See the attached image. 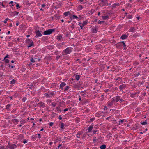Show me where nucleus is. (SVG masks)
Masks as SVG:
<instances>
[{"mask_svg": "<svg viewBox=\"0 0 149 149\" xmlns=\"http://www.w3.org/2000/svg\"><path fill=\"white\" fill-rule=\"evenodd\" d=\"M60 127L61 129H64V124L63 123H61L60 124Z\"/></svg>", "mask_w": 149, "mask_h": 149, "instance_id": "28", "label": "nucleus"}, {"mask_svg": "<svg viewBox=\"0 0 149 149\" xmlns=\"http://www.w3.org/2000/svg\"><path fill=\"white\" fill-rule=\"evenodd\" d=\"M64 15L65 16H68V15H70V16L72 15H70V12H69V11H68V12L64 13Z\"/></svg>", "mask_w": 149, "mask_h": 149, "instance_id": "27", "label": "nucleus"}, {"mask_svg": "<svg viewBox=\"0 0 149 149\" xmlns=\"http://www.w3.org/2000/svg\"><path fill=\"white\" fill-rule=\"evenodd\" d=\"M98 131V130H93V134H95L96 133V132Z\"/></svg>", "mask_w": 149, "mask_h": 149, "instance_id": "55", "label": "nucleus"}, {"mask_svg": "<svg viewBox=\"0 0 149 149\" xmlns=\"http://www.w3.org/2000/svg\"><path fill=\"white\" fill-rule=\"evenodd\" d=\"M121 42L116 44V47L118 49H121L123 47Z\"/></svg>", "mask_w": 149, "mask_h": 149, "instance_id": "5", "label": "nucleus"}, {"mask_svg": "<svg viewBox=\"0 0 149 149\" xmlns=\"http://www.w3.org/2000/svg\"><path fill=\"white\" fill-rule=\"evenodd\" d=\"M45 96L46 97L48 98L50 97V95L48 93H46L45 94Z\"/></svg>", "mask_w": 149, "mask_h": 149, "instance_id": "52", "label": "nucleus"}, {"mask_svg": "<svg viewBox=\"0 0 149 149\" xmlns=\"http://www.w3.org/2000/svg\"><path fill=\"white\" fill-rule=\"evenodd\" d=\"M121 42L122 44V46L123 45L124 47L126 46V45H125V43L124 42V41H121Z\"/></svg>", "mask_w": 149, "mask_h": 149, "instance_id": "49", "label": "nucleus"}, {"mask_svg": "<svg viewBox=\"0 0 149 149\" xmlns=\"http://www.w3.org/2000/svg\"><path fill=\"white\" fill-rule=\"evenodd\" d=\"M30 61L32 63H34L35 62V61L34 60V58H31L30 59Z\"/></svg>", "mask_w": 149, "mask_h": 149, "instance_id": "48", "label": "nucleus"}, {"mask_svg": "<svg viewBox=\"0 0 149 149\" xmlns=\"http://www.w3.org/2000/svg\"><path fill=\"white\" fill-rule=\"evenodd\" d=\"M62 56H63L62 54L61 55L57 56L56 57V60L58 61L59 58L62 57Z\"/></svg>", "mask_w": 149, "mask_h": 149, "instance_id": "34", "label": "nucleus"}, {"mask_svg": "<svg viewBox=\"0 0 149 149\" xmlns=\"http://www.w3.org/2000/svg\"><path fill=\"white\" fill-rule=\"evenodd\" d=\"M38 104L39 105V107L40 108L42 107L43 108H44L45 107V104L44 103L42 102H40V103H38Z\"/></svg>", "mask_w": 149, "mask_h": 149, "instance_id": "16", "label": "nucleus"}, {"mask_svg": "<svg viewBox=\"0 0 149 149\" xmlns=\"http://www.w3.org/2000/svg\"><path fill=\"white\" fill-rule=\"evenodd\" d=\"M95 117L91 118L88 121V123H89L93 122L94 121V120L95 119Z\"/></svg>", "mask_w": 149, "mask_h": 149, "instance_id": "32", "label": "nucleus"}, {"mask_svg": "<svg viewBox=\"0 0 149 149\" xmlns=\"http://www.w3.org/2000/svg\"><path fill=\"white\" fill-rule=\"evenodd\" d=\"M80 77H81L80 75H76V76H75V79L77 80L78 81L79 80Z\"/></svg>", "mask_w": 149, "mask_h": 149, "instance_id": "30", "label": "nucleus"}, {"mask_svg": "<svg viewBox=\"0 0 149 149\" xmlns=\"http://www.w3.org/2000/svg\"><path fill=\"white\" fill-rule=\"evenodd\" d=\"M124 122L123 119L121 120L120 121H119V125H120V123H122Z\"/></svg>", "mask_w": 149, "mask_h": 149, "instance_id": "62", "label": "nucleus"}, {"mask_svg": "<svg viewBox=\"0 0 149 149\" xmlns=\"http://www.w3.org/2000/svg\"><path fill=\"white\" fill-rule=\"evenodd\" d=\"M82 134V133L79 131L78 132L77 134L76 135V136L78 138H80V137L79 136L80 135Z\"/></svg>", "mask_w": 149, "mask_h": 149, "instance_id": "33", "label": "nucleus"}, {"mask_svg": "<svg viewBox=\"0 0 149 149\" xmlns=\"http://www.w3.org/2000/svg\"><path fill=\"white\" fill-rule=\"evenodd\" d=\"M11 105L12 104H8L6 105V109H10L9 108L10 107Z\"/></svg>", "mask_w": 149, "mask_h": 149, "instance_id": "36", "label": "nucleus"}, {"mask_svg": "<svg viewBox=\"0 0 149 149\" xmlns=\"http://www.w3.org/2000/svg\"><path fill=\"white\" fill-rule=\"evenodd\" d=\"M78 24L80 26L81 28V27L82 26V23L81 22H78Z\"/></svg>", "mask_w": 149, "mask_h": 149, "instance_id": "59", "label": "nucleus"}, {"mask_svg": "<svg viewBox=\"0 0 149 149\" xmlns=\"http://www.w3.org/2000/svg\"><path fill=\"white\" fill-rule=\"evenodd\" d=\"M27 98L26 97H24L22 100L23 102H25Z\"/></svg>", "mask_w": 149, "mask_h": 149, "instance_id": "47", "label": "nucleus"}, {"mask_svg": "<svg viewBox=\"0 0 149 149\" xmlns=\"http://www.w3.org/2000/svg\"><path fill=\"white\" fill-rule=\"evenodd\" d=\"M137 93L131 94L130 95V97L132 98H134L135 97H137L138 95H136Z\"/></svg>", "mask_w": 149, "mask_h": 149, "instance_id": "25", "label": "nucleus"}, {"mask_svg": "<svg viewBox=\"0 0 149 149\" xmlns=\"http://www.w3.org/2000/svg\"><path fill=\"white\" fill-rule=\"evenodd\" d=\"M135 28L134 27H130L129 29L130 32H133L135 31Z\"/></svg>", "mask_w": 149, "mask_h": 149, "instance_id": "24", "label": "nucleus"}, {"mask_svg": "<svg viewBox=\"0 0 149 149\" xmlns=\"http://www.w3.org/2000/svg\"><path fill=\"white\" fill-rule=\"evenodd\" d=\"M7 67H6V68H10L11 67V64H8L7 65Z\"/></svg>", "mask_w": 149, "mask_h": 149, "instance_id": "56", "label": "nucleus"}, {"mask_svg": "<svg viewBox=\"0 0 149 149\" xmlns=\"http://www.w3.org/2000/svg\"><path fill=\"white\" fill-rule=\"evenodd\" d=\"M126 85L125 84H123L120 85L119 87V88L120 91H122L123 89L126 88Z\"/></svg>", "mask_w": 149, "mask_h": 149, "instance_id": "9", "label": "nucleus"}, {"mask_svg": "<svg viewBox=\"0 0 149 149\" xmlns=\"http://www.w3.org/2000/svg\"><path fill=\"white\" fill-rule=\"evenodd\" d=\"M106 145L105 144H103L100 146V148L101 149H106Z\"/></svg>", "mask_w": 149, "mask_h": 149, "instance_id": "26", "label": "nucleus"}, {"mask_svg": "<svg viewBox=\"0 0 149 149\" xmlns=\"http://www.w3.org/2000/svg\"><path fill=\"white\" fill-rule=\"evenodd\" d=\"M81 102H82V104L83 105H84V104H86V103H89V102H90V101L88 100V99H87V100H86V99H85V100H81Z\"/></svg>", "mask_w": 149, "mask_h": 149, "instance_id": "11", "label": "nucleus"}, {"mask_svg": "<svg viewBox=\"0 0 149 149\" xmlns=\"http://www.w3.org/2000/svg\"><path fill=\"white\" fill-rule=\"evenodd\" d=\"M16 39H14V40L13 41V42H17V41H19V40L20 39V38H16Z\"/></svg>", "mask_w": 149, "mask_h": 149, "instance_id": "42", "label": "nucleus"}, {"mask_svg": "<svg viewBox=\"0 0 149 149\" xmlns=\"http://www.w3.org/2000/svg\"><path fill=\"white\" fill-rule=\"evenodd\" d=\"M65 34L66 37H68V36L69 35V33L68 32L65 33Z\"/></svg>", "mask_w": 149, "mask_h": 149, "instance_id": "60", "label": "nucleus"}, {"mask_svg": "<svg viewBox=\"0 0 149 149\" xmlns=\"http://www.w3.org/2000/svg\"><path fill=\"white\" fill-rule=\"evenodd\" d=\"M128 36V35L126 34H123L120 37V38L122 40L125 39L127 38Z\"/></svg>", "mask_w": 149, "mask_h": 149, "instance_id": "17", "label": "nucleus"}, {"mask_svg": "<svg viewBox=\"0 0 149 149\" xmlns=\"http://www.w3.org/2000/svg\"><path fill=\"white\" fill-rule=\"evenodd\" d=\"M88 134L87 133L84 134L82 137V138L84 139L85 137L87 136Z\"/></svg>", "mask_w": 149, "mask_h": 149, "instance_id": "45", "label": "nucleus"}, {"mask_svg": "<svg viewBox=\"0 0 149 149\" xmlns=\"http://www.w3.org/2000/svg\"><path fill=\"white\" fill-rule=\"evenodd\" d=\"M55 29H49L43 32V34L44 35H50L52 33V32H54L55 30Z\"/></svg>", "mask_w": 149, "mask_h": 149, "instance_id": "2", "label": "nucleus"}, {"mask_svg": "<svg viewBox=\"0 0 149 149\" xmlns=\"http://www.w3.org/2000/svg\"><path fill=\"white\" fill-rule=\"evenodd\" d=\"M66 85V83L65 82H62L60 84V89L61 90L63 89V87Z\"/></svg>", "mask_w": 149, "mask_h": 149, "instance_id": "14", "label": "nucleus"}, {"mask_svg": "<svg viewBox=\"0 0 149 149\" xmlns=\"http://www.w3.org/2000/svg\"><path fill=\"white\" fill-rule=\"evenodd\" d=\"M57 104L55 102H54L52 103V105L53 107H55L56 105Z\"/></svg>", "mask_w": 149, "mask_h": 149, "instance_id": "43", "label": "nucleus"}, {"mask_svg": "<svg viewBox=\"0 0 149 149\" xmlns=\"http://www.w3.org/2000/svg\"><path fill=\"white\" fill-rule=\"evenodd\" d=\"M128 58V57L127 56H124L123 57V61L127 63V62H128V60H127V58Z\"/></svg>", "mask_w": 149, "mask_h": 149, "instance_id": "18", "label": "nucleus"}, {"mask_svg": "<svg viewBox=\"0 0 149 149\" xmlns=\"http://www.w3.org/2000/svg\"><path fill=\"white\" fill-rule=\"evenodd\" d=\"M9 58V56L8 55V54H7L5 56V57L4 58Z\"/></svg>", "mask_w": 149, "mask_h": 149, "instance_id": "64", "label": "nucleus"}, {"mask_svg": "<svg viewBox=\"0 0 149 149\" xmlns=\"http://www.w3.org/2000/svg\"><path fill=\"white\" fill-rule=\"evenodd\" d=\"M72 50L69 48H67L64 50L62 52V54L63 55L68 54L70 53Z\"/></svg>", "mask_w": 149, "mask_h": 149, "instance_id": "3", "label": "nucleus"}, {"mask_svg": "<svg viewBox=\"0 0 149 149\" xmlns=\"http://www.w3.org/2000/svg\"><path fill=\"white\" fill-rule=\"evenodd\" d=\"M25 25L24 24H22L21 25H20L19 26V27L20 28H25Z\"/></svg>", "mask_w": 149, "mask_h": 149, "instance_id": "29", "label": "nucleus"}, {"mask_svg": "<svg viewBox=\"0 0 149 149\" xmlns=\"http://www.w3.org/2000/svg\"><path fill=\"white\" fill-rule=\"evenodd\" d=\"M27 86H29V87H28V88H29L31 89H32L33 88H35L34 86L33 85V84L32 83H31L30 85L28 84Z\"/></svg>", "mask_w": 149, "mask_h": 149, "instance_id": "21", "label": "nucleus"}, {"mask_svg": "<svg viewBox=\"0 0 149 149\" xmlns=\"http://www.w3.org/2000/svg\"><path fill=\"white\" fill-rule=\"evenodd\" d=\"M110 100H111V101H109L108 102V105L109 107H112L114 102V99L112 98Z\"/></svg>", "mask_w": 149, "mask_h": 149, "instance_id": "6", "label": "nucleus"}, {"mask_svg": "<svg viewBox=\"0 0 149 149\" xmlns=\"http://www.w3.org/2000/svg\"><path fill=\"white\" fill-rule=\"evenodd\" d=\"M101 3H100V5H101L102 6H104L107 4V0H101Z\"/></svg>", "mask_w": 149, "mask_h": 149, "instance_id": "10", "label": "nucleus"}, {"mask_svg": "<svg viewBox=\"0 0 149 149\" xmlns=\"http://www.w3.org/2000/svg\"><path fill=\"white\" fill-rule=\"evenodd\" d=\"M79 18V19H81V18H84V17H81V16H79V17H77V16H76L75 15H71L70 17V18L71 19H72V18Z\"/></svg>", "mask_w": 149, "mask_h": 149, "instance_id": "15", "label": "nucleus"}, {"mask_svg": "<svg viewBox=\"0 0 149 149\" xmlns=\"http://www.w3.org/2000/svg\"><path fill=\"white\" fill-rule=\"evenodd\" d=\"M62 38V37L61 35L58 36H57V39L58 40H61Z\"/></svg>", "mask_w": 149, "mask_h": 149, "instance_id": "38", "label": "nucleus"}, {"mask_svg": "<svg viewBox=\"0 0 149 149\" xmlns=\"http://www.w3.org/2000/svg\"><path fill=\"white\" fill-rule=\"evenodd\" d=\"M140 127V125L137 123H136L133 126V129L136 130L138 129H139Z\"/></svg>", "mask_w": 149, "mask_h": 149, "instance_id": "8", "label": "nucleus"}, {"mask_svg": "<svg viewBox=\"0 0 149 149\" xmlns=\"http://www.w3.org/2000/svg\"><path fill=\"white\" fill-rule=\"evenodd\" d=\"M37 135L38 136V138L40 139L41 138V136L40 135V134L38 133V134H37Z\"/></svg>", "mask_w": 149, "mask_h": 149, "instance_id": "61", "label": "nucleus"}, {"mask_svg": "<svg viewBox=\"0 0 149 149\" xmlns=\"http://www.w3.org/2000/svg\"><path fill=\"white\" fill-rule=\"evenodd\" d=\"M25 42L26 44H29V45L27 46L28 48H29L31 46L33 47L34 46V43L33 42L32 40L30 39H26L25 41Z\"/></svg>", "mask_w": 149, "mask_h": 149, "instance_id": "1", "label": "nucleus"}, {"mask_svg": "<svg viewBox=\"0 0 149 149\" xmlns=\"http://www.w3.org/2000/svg\"><path fill=\"white\" fill-rule=\"evenodd\" d=\"M78 10H81L82 9L83 7L82 6L79 5L78 6Z\"/></svg>", "mask_w": 149, "mask_h": 149, "instance_id": "44", "label": "nucleus"}, {"mask_svg": "<svg viewBox=\"0 0 149 149\" xmlns=\"http://www.w3.org/2000/svg\"><path fill=\"white\" fill-rule=\"evenodd\" d=\"M147 120H146L145 121L141 122V124L142 125H145L146 124H147Z\"/></svg>", "mask_w": 149, "mask_h": 149, "instance_id": "40", "label": "nucleus"}, {"mask_svg": "<svg viewBox=\"0 0 149 149\" xmlns=\"http://www.w3.org/2000/svg\"><path fill=\"white\" fill-rule=\"evenodd\" d=\"M93 123L91 125L88 127V132H91L92 129L93 128Z\"/></svg>", "mask_w": 149, "mask_h": 149, "instance_id": "22", "label": "nucleus"}, {"mask_svg": "<svg viewBox=\"0 0 149 149\" xmlns=\"http://www.w3.org/2000/svg\"><path fill=\"white\" fill-rule=\"evenodd\" d=\"M3 60L4 61V62L6 63H6H8L9 62V60L6 59V58H4Z\"/></svg>", "mask_w": 149, "mask_h": 149, "instance_id": "37", "label": "nucleus"}, {"mask_svg": "<svg viewBox=\"0 0 149 149\" xmlns=\"http://www.w3.org/2000/svg\"><path fill=\"white\" fill-rule=\"evenodd\" d=\"M88 22V21L87 20H86L84 21L83 23H82V26L81 27V29H82L83 28V27L87 24Z\"/></svg>", "mask_w": 149, "mask_h": 149, "instance_id": "20", "label": "nucleus"}, {"mask_svg": "<svg viewBox=\"0 0 149 149\" xmlns=\"http://www.w3.org/2000/svg\"><path fill=\"white\" fill-rule=\"evenodd\" d=\"M36 37H39L42 36V34L41 33L39 30H37L35 31Z\"/></svg>", "mask_w": 149, "mask_h": 149, "instance_id": "7", "label": "nucleus"}, {"mask_svg": "<svg viewBox=\"0 0 149 149\" xmlns=\"http://www.w3.org/2000/svg\"><path fill=\"white\" fill-rule=\"evenodd\" d=\"M97 23L98 24H106V23L105 22V21H98L97 22Z\"/></svg>", "mask_w": 149, "mask_h": 149, "instance_id": "23", "label": "nucleus"}, {"mask_svg": "<svg viewBox=\"0 0 149 149\" xmlns=\"http://www.w3.org/2000/svg\"><path fill=\"white\" fill-rule=\"evenodd\" d=\"M91 30L93 33H96L97 32V30L96 29V28L95 27H92L91 29Z\"/></svg>", "mask_w": 149, "mask_h": 149, "instance_id": "19", "label": "nucleus"}, {"mask_svg": "<svg viewBox=\"0 0 149 149\" xmlns=\"http://www.w3.org/2000/svg\"><path fill=\"white\" fill-rule=\"evenodd\" d=\"M11 121H12V122L13 123H15V122L17 123L18 122H19L18 120V119H13Z\"/></svg>", "mask_w": 149, "mask_h": 149, "instance_id": "31", "label": "nucleus"}, {"mask_svg": "<svg viewBox=\"0 0 149 149\" xmlns=\"http://www.w3.org/2000/svg\"><path fill=\"white\" fill-rule=\"evenodd\" d=\"M17 145L15 144L8 143L6 146L7 149H14L17 148Z\"/></svg>", "mask_w": 149, "mask_h": 149, "instance_id": "4", "label": "nucleus"}, {"mask_svg": "<svg viewBox=\"0 0 149 149\" xmlns=\"http://www.w3.org/2000/svg\"><path fill=\"white\" fill-rule=\"evenodd\" d=\"M27 142V141L25 139H23V142L24 144H25Z\"/></svg>", "mask_w": 149, "mask_h": 149, "instance_id": "54", "label": "nucleus"}, {"mask_svg": "<svg viewBox=\"0 0 149 149\" xmlns=\"http://www.w3.org/2000/svg\"><path fill=\"white\" fill-rule=\"evenodd\" d=\"M0 149H7V147L6 146V148H5L4 146H0Z\"/></svg>", "mask_w": 149, "mask_h": 149, "instance_id": "46", "label": "nucleus"}, {"mask_svg": "<svg viewBox=\"0 0 149 149\" xmlns=\"http://www.w3.org/2000/svg\"><path fill=\"white\" fill-rule=\"evenodd\" d=\"M16 81L13 79L10 81V84H14Z\"/></svg>", "mask_w": 149, "mask_h": 149, "instance_id": "39", "label": "nucleus"}, {"mask_svg": "<svg viewBox=\"0 0 149 149\" xmlns=\"http://www.w3.org/2000/svg\"><path fill=\"white\" fill-rule=\"evenodd\" d=\"M81 85V84L79 83H77L75 84L74 85L73 87L75 88L79 89L80 88Z\"/></svg>", "mask_w": 149, "mask_h": 149, "instance_id": "12", "label": "nucleus"}, {"mask_svg": "<svg viewBox=\"0 0 149 149\" xmlns=\"http://www.w3.org/2000/svg\"><path fill=\"white\" fill-rule=\"evenodd\" d=\"M140 72H138L137 73L134 74V75L135 77H138L139 75H140Z\"/></svg>", "mask_w": 149, "mask_h": 149, "instance_id": "41", "label": "nucleus"}, {"mask_svg": "<svg viewBox=\"0 0 149 149\" xmlns=\"http://www.w3.org/2000/svg\"><path fill=\"white\" fill-rule=\"evenodd\" d=\"M32 63H29V64H28L27 65V68H29L30 67V66L31 65H32Z\"/></svg>", "mask_w": 149, "mask_h": 149, "instance_id": "53", "label": "nucleus"}, {"mask_svg": "<svg viewBox=\"0 0 149 149\" xmlns=\"http://www.w3.org/2000/svg\"><path fill=\"white\" fill-rule=\"evenodd\" d=\"M32 138L33 141L37 139V136L36 135H34L32 136Z\"/></svg>", "mask_w": 149, "mask_h": 149, "instance_id": "35", "label": "nucleus"}, {"mask_svg": "<svg viewBox=\"0 0 149 149\" xmlns=\"http://www.w3.org/2000/svg\"><path fill=\"white\" fill-rule=\"evenodd\" d=\"M120 98V96H117L113 98L114 99V102H117L119 100Z\"/></svg>", "mask_w": 149, "mask_h": 149, "instance_id": "13", "label": "nucleus"}, {"mask_svg": "<svg viewBox=\"0 0 149 149\" xmlns=\"http://www.w3.org/2000/svg\"><path fill=\"white\" fill-rule=\"evenodd\" d=\"M93 142L94 143H95V142H96L97 141L96 139V137H94V139L93 140Z\"/></svg>", "mask_w": 149, "mask_h": 149, "instance_id": "58", "label": "nucleus"}, {"mask_svg": "<svg viewBox=\"0 0 149 149\" xmlns=\"http://www.w3.org/2000/svg\"><path fill=\"white\" fill-rule=\"evenodd\" d=\"M69 87L68 86H66V87L64 89V91H66L67 90H68L69 89Z\"/></svg>", "mask_w": 149, "mask_h": 149, "instance_id": "57", "label": "nucleus"}, {"mask_svg": "<svg viewBox=\"0 0 149 149\" xmlns=\"http://www.w3.org/2000/svg\"><path fill=\"white\" fill-rule=\"evenodd\" d=\"M54 123L52 122H50L49 123V124L50 126H52L54 124Z\"/></svg>", "mask_w": 149, "mask_h": 149, "instance_id": "51", "label": "nucleus"}, {"mask_svg": "<svg viewBox=\"0 0 149 149\" xmlns=\"http://www.w3.org/2000/svg\"><path fill=\"white\" fill-rule=\"evenodd\" d=\"M16 109H13V110L11 111V113H16Z\"/></svg>", "mask_w": 149, "mask_h": 149, "instance_id": "50", "label": "nucleus"}, {"mask_svg": "<svg viewBox=\"0 0 149 149\" xmlns=\"http://www.w3.org/2000/svg\"><path fill=\"white\" fill-rule=\"evenodd\" d=\"M98 126L99 125H95L94 127V128L95 129H97V128L98 127Z\"/></svg>", "mask_w": 149, "mask_h": 149, "instance_id": "63", "label": "nucleus"}]
</instances>
